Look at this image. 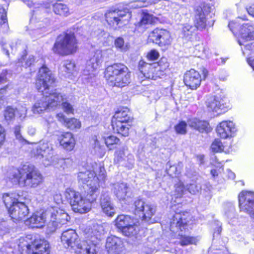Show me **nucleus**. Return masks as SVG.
Returning a JSON list of instances; mask_svg holds the SVG:
<instances>
[{"label":"nucleus","mask_w":254,"mask_h":254,"mask_svg":"<svg viewBox=\"0 0 254 254\" xmlns=\"http://www.w3.org/2000/svg\"><path fill=\"white\" fill-rule=\"evenodd\" d=\"M55 79L52 72L45 66L41 67L38 72L36 80V88L39 92L43 93V97L37 100L32 107L34 114H40L47 109L56 108L62 97L57 92H49L50 87L55 82Z\"/></svg>","instance_id":"nucleus-1"},{"label":"nucleus","mask_w":254,"mask_h":254,"mask_svg":"<svg viewBox=\"0 0 254 254\" xmlns=\"http://www.w3.org/2000/svg\"><path fill=\"white\" fill-rule=\"evenodd\" d=\"M93 170H84L80 171L77 176L78 180L86 184V191L99 194V183L104 182L106 178L105 170L101 165L95 164Z\"/></svg>","instance_id":"nucleus-2"},{"label":"nucleus","mask_w":254,"mask_h":254,"mask_svg":"<svg viewBox=\"0 0 254 254\" xmlns=\"http://www.w3.org/2000/svg\"><path fill=\"white\" fill-rule=\"evenodd\" d=\"M86 193L85 197L84 198L79 192L68 188L66 189L64 195L69 201L73 211L82 214L90 211L91 203L96 200L98 195L88 191H86Z\"/></svg>","instance_id":"nucleus-3"},{"label":"nucleus","mask_w":254,"mask_h":254,"mask_svg":"<svg viewBox=\"0 0 254 254\" xmlns=\"http://www.w3.org/2000/svg\"><path fill=\"white\" fill-rule=\"evenodd\" d=\"M191 216L187 211L176 212L170 221V230L178 233L181 245L184 246L195 244L196 239L194 237L186 236L183 234L187 229L188 224L191 220Z\"/></svg>","instance_id":"nucleus-4"},{"label":"nucleus","mask_w":254,"mask_h":254,"mask_svg":"<svg viewBox=\"0 0 254 254\" xmlns=\"http://www.w3.org/2000/svg\"><path fill=\"white\" fill-rule=\"evenodd\" d=\"M105 77L110 86L122 87L129 83L130 74L125 65L115 64L107 67Z\"/></svg>","instance_id":"nucleus-5"},{"label":"nucleus","mask_w":254,"mask_h":254,"mask_svg":"<svg viewBox=\"0 0 254 254\" xmlns=\"http://www.w3.org/2000/svg\"><path fill=\"white\" fill-rule=\"evenodd\" d=\"M50 245L45 240L36 239L28 235L19 240V250L21 253L25 251L26 254H49Z\"/></svg>","instance_id":"nucleus-6"},{"label":"nucleus","mask_w":254,"mask_h":254,"mask_svg":"<svg viewBox=\"0 0 254 254\" xmlns=\"http://www.w3.org/2000/svg\"><path fill=\"white\" fill-rule=\"evenodd\" d=\"M210 7L204 5L197 7L195 9V25L188 23L182 25L180 36L186 40H190L198 29H203L206 27V14L210 11Z\"/></svg>","instance_id":"nucleus-7"},{"label":"nucleus","mask_w":254,"mask_h":254,"mask_svg":"<svg viewBox=\"0 0 254 254\" xmlns=\"http://www.w3.org/2000/svg\"><path fill=\"white\" fill-rule=\"evenodd\" d=\"M77 48V41L74 34L70 31L65 32L64 36L58 38L53 50L55 53L66 56L75 53Z\"/></svg>","instance_id":"nucleus-8"},{"label":"nucleus","mask_w":254,"mask_h":254,"mask_svg":"<svg viewBox=\"0 0 254 254\" xmlns=\"http://www.w3.org/2000/svg\"><path fill=\"white\" fill-rule=\"evenodd\" d=\"M106 52L97 50L87 61L81 75L82 80L85 83H92L95 80L96 75L95 70L100 66L103 62V55Z\"/></svg>","instance_id":"nucleus-9"},{"label":"nucleus","mask_w":254,"mask_h":254,"mask_svg":"<svg viewBox=\"0 0 254 254\" xmlns=\"http://www.w3.org/2000/svg\"><path fill=\"white\" fill-rule=\"evenodd\" d=\"M166 61V59H162L158 63L152 64H148L142 60L140 61L138 63L139 78L156 80L159 77L158 71L169 66V64Z\"/></svg>","instance_id":"nucleus-10"},{"label":"nucleus","mask_w":254,"mask_h":254,"mask_svg":"<svg viewBox=\"0 0 254 254\" xmlns=\"http://www.w3.org/2000/svg\"><path fill=\"white\" fill-rule=\"evenodd\" d=\"M130 120L129 109L127 108L121 109L115 113L112 120L113 129L124 136H128L129 127L128 123Z\"/></svg>","instance_id":"nucleus-11"},{"label":"nucleus","mask_w":254,"mask_h":254,"mask_svg":"<svg viewBox=\"0 0 254 254\" xmlns=\"http://www.w3.org/2000/svg\"><path fill=\"white\" fill-rule=\"evenodd\" d=\"M105 18L108 24L113 29H116L128 23L131 14L126 9H111L106 13Z\"/></svg>","instance_id":"nucleus-12"},{"label":"nucleus","mask_w":254,"mask_h":254,"mask_svg":"<svg viewBox=\"0 0 254 254\" xmlns=\"http://www.w3.org/2000/svg\"><path fill=\"white\" fill-rule=\"evenodd\" d=\"M23 178L21 181V186L35 188L43 181V177L40 171L34 166H23Z\"/></svg>","instance_id":"nucleus-13"},{"label":"nucleus","mask_w":254,"mask_h":254,"mask_svg":"<svg viewBox=\"0 0 254 254\" xmlns=\"http://www.w3.org/2000/svg\"><path fill=\"white\" fill-rule=\"evenodd\" d=\"M134 213L138 215L142 220L149 222L156 213V206L146 202L141 199L134 201L133 203Z\"/></svg>","instance_id":"nucleus-14"},{"label":"nucleus","mask_w":254,"mask_h":254,"mask_svg":"<svg viewBox=\"0 0 254 254\" xmlns=\"http://www.w3.org/2000/svg\"><path fill=\"white\" fill-rule=\"evenodd\" d=\"M239 207L243 211L254 218V193L252 191H242L239 195Z\"/></svg>","instance_id":"nucleus-15"},{"label":"nucleus","mask_w":254,"mask_h":254,"mask_svg":"<svg viewBox=\"0 0 254 254\" xmlns=\"http://www.w3.org/2000/svg\"><path fill=\"white\" fill-rule=\"evenodd\" d=\"M34 154L40 159H43L42 162L45 166L54 163L52 148L48 142L40 143L34 152Z\"/></svg>","instance_id":"nucleus-16"},{"label":"nucleus","mask_w":254,"mask_h":254,"mask_svg":"<svg viewBox=\"0 0 254 254\" xmlns=\"http://www.w3.org/2000/svg\"><path fill=\"white\" fill-rule=\"evenodd\" d=\"M106 248L108 254H124L125 249L123 241L115 236L107 238Z\"/></svg>","instance_id":"nucleus-17"},{"label":"nucleus","mask_w":254,"mask_h":254,"mask_svg":"<svg viewBox=\"0 0 254 254\" xmlns=\"http://www.w3.org/2000/svg\"><path fill=\"white\" fill-rule=\"evenodd\" d=\"M61 239L64 248L72 250L75 249V247L80 240L76 231L71 229L64 231L61 236Z\"/></svg>","instance_id":"nucleus-18"},{"label":"nucleus","mask_w":254,"mask_h":254,"mask_svg":"<svg viewBox=\"0 0 254 254\" xmlns=\"http://www.w3.org/2000/svg\"><path fill=\"white\" fill-rule=\"evenodd\" d=\"M84 233L87 240L96 245L104 234L103 227L101 225L94 224L87 227L84 230Z\"/></svg>","instance_id":"nucleus-19"},{"label":"nucleus","mask_w":254,"mask_h":254,"mask_svg":"<svg viewBox=\"0 0 254 254\" xmlns=\"http://www.w3.org/2000/svg\"><path fill=\"white\" fill-rule=\"evenodd\" d=\"M236 131L234 124L230 121H224L219 123L216 127L217 134L222 138L233 136Z\"/></svg>","instance_id":"nucleus-20"},{"label":"nucleus","mask_w":254,"mask_h":254,"mask_svg":"<svg viewBox=\"0 0 254 254\" xmlns=\"http://www.w3.org/2000/svg\"><path fill=\"white\" fill-rule=\"evenodd\" d=\"M185 85L191 89L197 88L200 85L201 78L199 73L193 69L187 71L184 76Z\"/></svg>","instance_id":"nucleus-21"},{"label":"nucleus","mask_w":254,"mask_h":254,"mask_svg":"<svg viewBox=\"0 0 254 254\" xmlns=\"http://www.w3.org/2000/svg\"><path fill=\"white\" fill-rule=\"evenodd\" d=\"M100 204L102 212L109 217H113L116 213L115 207L111 201L109 193L103 192L101 194Z\"/></svg>","instance_id":"nucleus-22"},{"label":"nucleus","mask_w":254,"mask_h":254,"mask_svg":"<svg viewBox=\"0 0 254 254\" xmlns=\"http://www.w3.org/2000/svg\"><path fill=\"white\" fill-rule=\"evenodd\" d=\"M225 97L220 94L209 96L206 101L208 110L215 112L222 110L225 108Z\"/></svg>","instance_id":"nucleus-23"},{"label":"nucleus","mask_w":254,"mask_h":254,"mask_svg":"<svg viewBox=\"0 0 254 254\" xmlns=\"http://www.w3.org/2000/svg\"><path fill=\"white\" fill-rule=\"evenodd\" d=\"M9 213L12 219L20 220L28 215L29 209L26 203L21 200L10 208Z\"/></svg>","instance_id":"nucleus-24"},{"label":"nucleus","mask_w":254,"mask_h":254,"mask_svg":"<svg viewBox=\"0 0 254 254\" xmlns=\"http://www.w3.org/2000/svg\"><path fill=\"white\" fill-rule=\"evenodd\" d=\"M239 35L238 42L240 45H244V40H254V25L251 23L243 24L240 27Z\"/></svg>","instance_id":"nucleus-25"},{"label":"nucleus","mask_w":254,"mask_h":254,"mask_svg":"<svg viewBox=\"0 0 254 254\" xmlns=\"http://www.w3.org/2000/svg\"><path fill=\"white\" fill-rule=\"evenodd\" d=\"M73 250L76 254H96V245L87 240H80Z\"/></svg>","instance_id":"nucleus-26"},{"label":"nucleus","mask_w":254,"mask_h":254,"mask_svg":"<svg viewBox=\"0 0 254 254\" xmlns=\"http://www.w3.org/2000/svg\"><path fill=\"white\" fill-rule=\"evenodd\" d=\"M47 214L50 218H57V221L60 224L64 225L70 219V217L64 210L58 207H50L47 209Z\"/></svg>","instance_id":"nucleus-27"},{"label":"nucleus","mask_w":254,"mask_h":254,"mask_svg":"<svg viewBox=\"0 0 254 254\" xmlns=\"http://www.w3.org/2000/svg\"><path fill=\"white\" fill-rule=\"evenodd\" d=\"M50 217L47 214V210L45 212H36L33 214L26 221V223L29 224L32 228H40L44 226L46 219Z\"/></svg>","instance_id":"nucleus-28"},{"label":"nucleus","mask_w":254,"mask_h":254,"mask_svg":"<svg viewBox=\"0 0 254 254\" xmlns=\"http://www.w3.org/2000/svg\"><path fill=\"white\" fill-rule=\"evenodd\" d=\"M23 166L19 169L10 168L6 174V180L12 185L18 184L21 186V181L23 178Z\"/></svg>","instance_id":"nucleus-29"},{"label":"nucleus","mask_w":254,"mask_h":254,"mask_svg":"<svg viewBox=\"0 0 254 254\" xmlns=\"http://www.w3.org/2000/svg\"><path fill=\"white\" fill-rule=\"evenodd\" d=\"M58 140L60 145L67 151H71L74 147L75 141L70 132L64 133L59 137Z\"/></svg>","instance_id":"nucleus-30"},{"label":"nucleus","mask_w":254,"mask_h":254,"mask_svg":"<svg viewBox=\"0 0 254 254\" xmlns=\"http://www.w3.org/2000/svg\"><path fill=\"white\" fill-rule=\"evenodd\" d=\"M114 194L119 200H124L127 197L128 188L126 183H117L112 189Z\"/></svg>","instance_id":"nucleus-31"},{"label":"nucleus","mask_w":254,"mask_h":254,"mask_svg":"<svg viewBox=\"0 0 254 254\" xmlns=\"http://www.w3.org/2000/svg\"><path fill=\"white\" fill-rule=\"evenodd\" d=\"M23 198L18 194L16 193H6L2 195L3 202L5 207L10 211V208L13 207L14 205L17 204L18 201L22 200Z\"/></svg>","instance_id":"nucleus-32"},{"label":"nucleus","mask_w":254,"mask_h":254,"mask_svg":"<svg viewBox=\"0 0 254 254\" xmlns=\"http://www.w3.org/2000/svg\"><path fill=\"white\" fill-rule=\"evenodd\" d=\"M135 221L133 218L127 215H120L115 220V226L121 232L125 228L128 226Z\"/></svg>","instance_id":"nucleus-33"},{"label":"nucleus","mask_w":254,"mask_h":254,"mask_svg":"<svg viewBox=\"0 0 254 254\" xmlns=\"http://www.w3.org/2000/svg\"><path fill=\"white\" fill-rule=\"evenodd\" d=\"M188 123L190 127L198 130L200 132L207 131L209 129V124L206 121H201L196 118H193L189 120Z\"/></svg>","instance_id":"nucleus-34"},{"label":"nucleus","mask_w":254,"mask_h":254,"mask_svg":"<svg viewBox=\"0 0 254 254\" xmlns=\"http://www.w3.org/2000/svg\"><path fill=\"white\" fill-rule=\"evenodd\" d=\"M53 9L55 14L66 16L70 14L67 6L63 3L57 2L53 5Z\"/></svg>","instance_id":"nucleus-35"},{"label":"nucleus","mask_w":254,"mask_h":254,"mask_svg":"<svg viewBox=\"0 0 254 254\" xmlns=\"http://www.w3.org/2000/svg\"><path fill=\"white\" fill-rule=\"evenodd\" d=\"M156 17L147 12L143 11L141 14V18L138 23V27H144L147 24H150L155 22Z\"/></svg>","instance_id":"nucleus-36"},{"label":"nucleus","mask_w":254,"mask_h":254,"mask_svg":"<svg viewBox=\"0 0 254 254\" xmlns=\"http://www.w3.org/2000/svg\"><path fill=\"white\" fill-rule=\"evenodd\" d=\"M182 165L179 163L178 165H171L170 162H168L166 165V172L170 176L177 177L181 173Z\"/></svg>","instance_id":"nucleus-37"},{"label":"nucleus","mask_w":254,"mask_h":254,"mask_svg":"<svg viewBox=\"0 0 254 254\" xmlns=\"http://www.w3.org/2000/svg\"><path fill=\"white\" fill-rule=\"evenodd\" d=\"M135 221L125 228L122 231V234L126 237H133L136 236L138 233L137 226L135 224Z\"/></svg>","instance_id":"nucleus-38"},{"label":"nucleus","mask_w":254,"mask_h":254,"mask_svg":"<svg viewBox=\"0 0 254 254\" xmlns=\"http://www.w3.org/2000/svg\"><path fill=\"white\" fill-rule=\"evenodd\" d=\"M114 46L118 51L121 52H127L130 47L129 43H125L124 39L121 37H119L115 40Z\"/></svg>","instance_id":"nucleus-39"},{"label":"nucleus","mask_w":254,"mask_h":254,"mask_svg":"<svg viewBox=\"0 0 254 254\" xmlns=\"http://www.w3.org/2000/svg\"><path fill=\"white\" fill-rule=\"evenodd\" d=\"M159 45L160 46L170 45L172 38L170 32L165 29H161Z\"/></svg>","instance_id":"nucleus-40"},{"label":"nucleus","mask_w":254,"mask_h":254,"mask_svg":"<svg viewBox=\"0 0 254 254\" xmlns=\"http://www.w3.org/2000/svg\"><path fill=\"white\" fill-rule=\"evenodd\" d=\"M57 94H59L62 97V100L59 102L58 106L62 104V108L64 112L68 114L73 113L74 111L73 108L70 103L67 102L65 95L58 92Z\"/></svg>","instance_id":"nucleus-41"},{"label":"nucleus","mask_w":254,"mask_h":254,"mask_svg":"<svg viewBox=\"0 0 254 254\" xmlns=\"http://www.w3.org/2000/svg\"><path fill=\"white\" fill-rule=\"evenodd\" d=\"M56 159L57 164L64 170L71 168L74 164L73 160L71 157Z\"/></svg>","instance_id":"nucleus-42"},{"label":"nucleus","mask_w":254,"mask_h":254,"mask_svg":"<svg viewBox=\"0 0 254 254\" xmlns=\"http://www.w3.org/2000/svg\"><path fill=\"white\" fill-rule=\"evenodd\" d=\"M34 57L30 55L27 57L26 55H23L22 57L18 60V65L27 67L30 66L34 62Z\"/></svg>","instance_id":"nucleus-43"},{"label":"nucleus","mask_w":254,"mask_h":254,"mask_svg":"<svg viewBox=\"0 0 254 254\" xmlns=\"http://www.w3.org/2000/svg\"><path fill=\"white\" fill-rule=\"evenodd\" d=\"M201 189V186L197 181H192L187 186V190L192 194H196Z\"/></svg>","instance_id":"nucleus-44"},{"label":"nucleus","mask_w":254,"mask_h":254,"mask_svg":"<svg viewBox=\"0 0 254 254\" xmlns=\"http://www.w3.org/2000/svg\"><path fill=\"white\" fill-rule=\"evenodd\" d=\"M119 142L120 139L114 135H110L105 138V143L110 150L113 149L115 148L114 145Z\"/></svg>","instance_id":"nucleus-45"},{"label":"nucleus","mask_w":254,"mask_h":254,"mask_svg":"<svg viewBox=\"0 0 254 254\" xmlns=\"http://www.w3.org/2000/svg\"><path fill=\"white\" fill-rule=\"evenodd\" d=\"M49 219V222L47 225V232L48 233H53L56 231L60 224L57 221V218L54 216V218L47 217Z\"/></svg>","instance_id":"nucleus-46"},{"label":"nucleus","mask_w":254,"mask_h":254,"mask_svg":"<svg viewBox=\"0 0 254 254\" xmlns=\"http://www.w3.org/2000/svg\"><path fill=\"white\" fill-rule=\"evenodd\" d=\"M161 29L156 28L151 31L148 35V40L159 45Z\"/></svg>","instance_id":"nucleus-47"},{"label":"nucleus","mask_w":254,"mask_h":254,"mask_svg":"<svg viewBox=\"0 0 254 254\" xmlns=\"http://www.w3.org/2000/svg\"><path fill=\"white\" fill-rule=\"evenodd\" d=\"M64 125L70 129L79 128L81 127L80 122L75 118L67 119Z\"/></svg>","instance_id":"nucleus-48"},{"label":"nucleus","mask_w":254,"mask_h":254,"mask_svg":"<svg viewBox=\"0 0 254 254\" xmlns=\"http://www.w3.org/2000/svg\"><path fill=\"white\" fill-rule=\"evenodd\" d=\"M211 148L212 151L214 152H220L225 151V147L219 139H216L212 142Z\"/></svg>","instance_id":"nucleus-49"},{"label":"nucleus","mask_w":254,"mask_h":254,"mask_svg":"<svg viewBox=\"0 0 254 254\" xmlns=\"http://www.w3.org/2000/svg\"><path fill=\"white\" fill-rule=\"evenodd\" d=\"M175 190L173 194L176 198H180L184 194L186 189L184 184L182 182H179L175 186Z\"/></svg>","instance_id":"nucleus-50"},{"label":"nucleus","mask_w":254,"mask_h":254,"mask_svg":"<svg viewBox=\"0 0 254 254\" xmlns=\"http://www.w3.org/2000/svg\"><path fill=\"white\" fill-rule=\"evenodd\" d=\"M92 141L93 142L92 144L94 148L95 153L101 155L103 151V146L100 145L96 136H94L92 138Z\"/></svg>","instance_id":"nucleus-51"},{"label":"nucleus","mask_w":254,"mask_h":254,"mask_svg":"<svg viewBox=\"0 0 254 254\" xmlns=\"http://www.w3.org/2000/svg\"><path fill=\"white\" fill-rule=\"evenodd\" d=\"M22 127L20 125L15 126L13 128V131L15 138L21 143L26 142L27 141L24 138L21 134V129Z\"/></svg>","instance_id":"nucleus-52"},{"label":"nucleus","mask_w":254,"mask_h":254,"mask_svg":"<svg viewBox=\"0 0 254 254\" xmlns=\"http://www.w3.org/2000/svg\"><path fill=\"white\" fill-rule=\"evenodd\" d=\"M4 116L7 121H10L15 117V109L10 106L7 107L4 110Z\"/></svg>","instance_id":"nucleus-53"},{"label":"nucleus","mask_w":254,"mask_h":254,"mask_svg":"<svg viewBox=\"0 0 254 254\" xmlns=\"http://www.w3.org/2000/svg\"><path fill=\"white\" fill-rule=\"evenodd\" d=\"M64 67V71L68 73H72L74 71L75 65V64L71 61L66 60L64 62L63 64Z\"/></svg>","instance_id":"nucleus-54"},{"label":"nucleus","mask_w":254,"mask_h":254,"mask_svg":"<svg viewBox=\"0 0 254 254\" xmlns=\"http://www.w3.org/2000/svg\"><path fill=\"white\" fill-rule=\"evenodd\" d=\"M151 4L152 2L150 0H137L134 2L132 6H134L135 8H139L146 7Z\"/></svg>","instance_id":"nucleus-55"},{"label":"nucleus","mask_w":254,"mask_h":254,"mask_svg":"<svg viewBox=\"0 0 254 254\" xmlns=\"http://www.w3.org/2000/svg\"><path fill=\"white\" fill-rule=\"evenodd\" d=\"M187 124L185 122H181L175 126V130L178 133L185 134L186 133Z\"/></svg>","instance_id":"nucleus-56"},{"label":"nucleus","mask_w":254,"mask_h":254,"mask_svg":"<svg viewBox=\"0 0 254 254\" xmlns=\"http://www.w3.org/2000/svg\"><path fill=\"white\" fill-rule=\"evenodd\" d=\"M159 57V52L155 50H152L149 52L148 53L146 57L148 60L150 61H154L157 59Z\"/></svg>","instance_id":"nucleus-57"},{"label":"nucleus","mask_w":254,"mask_h":254,"mask_svg":"<svg viewBox=\"0 0 254 254\" xmlns=\"http://www.w3.org/2000/svg\"><path fill=\"white\" fill-rule=\"evenodd\" d=\"M7 22L6 12L4 8L0 5V25Z\"/></svg>","instance_id":"nucleus-58"},{"label":"nucleus","mask_w":254,"mask_h":254,"mask_svg":"<svg viewBox=\"0 0 254 254\" xmlns=\"http://www.w3.org/2000/svg\"><path fill=\"white\" fill-rule=\"evenodd\" d=\"M228 26L230 30L235 33L236 30L238 29L239 26V23L238 21H231L229 23Z\"/></svg>","instance_id":"nucleus-59"},{"label":"nucleus","mask_w":254,"mask_h":254,"mask_svg":"<svg viewBox=\"0 0 254 254\" xmlns=\"http://www.w3.org/2000/svg\"><path fill=\"white\" fill-rule=\"evenodd\" d=\"M215 224L216 226V227L214 229V236L215 235H219L220 234L222 231V224L218 221H216L215 222Z\"/></svg>","instance_id":"nucleus-60"},{"label":"nucleus","mask_w":254,"mask_h":254,"mask_svg":"<svg viewBox=\"0 0 254 254\" xmlns=\"http://www.w3.org/2000/svg\"><path fill=\"white\" fill-rule=\"evenodd\" d=\"M41 30L37 28V29L31 30L30 31L29 34L33 37V38H37L41 36Z\"/></svg>","instance_id":"nucleus-61"},{"label":"nucleus","mask_w":254,"mask_h":254,"mask_svg":"<svg viewBox=\"0 0 254 254\" xmlns=\"http://www.w3.org/2000/svg\"><path fill=\"white\" fill-rule=\"evenodd\" d=\"M5 131L3 127L0 125V146L5 139Z\"/></svg>","instance_id":"nucleus-62"},{"label":"nucleus","mask_w":254,"mask_h":254,"mask_svg":"<svg viewBox=\"0 0 254 254\" xmlns=\"http://www.w3.org/2000/svg\"><path fill=\"white\" fill-rule=\"evenodd\" d=\"M245 48L247 50L254 52V42H252L245 45Z\"/></svg>","instance_id":"nucleus-63"},{"label":"nucleus","mask_w":254,"mask_h":254,"mask_svg":"<svg viewBox=\"0 0 254 254\" xmlns=\"http://www.w3.org/2000/svg\"><path fill=\"white\" fill-rule=\"evenodd\" d=\"M57 117L59 121L61 122L64 123V125L67 121V119L62 113H59L57 115Z\"/></svg>","instance_id":"nucleus-64"}]
</instances>
